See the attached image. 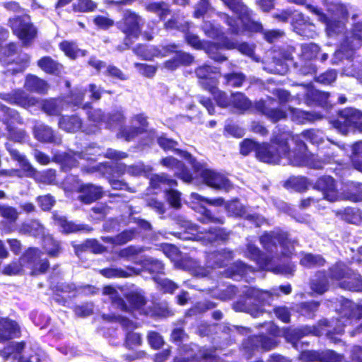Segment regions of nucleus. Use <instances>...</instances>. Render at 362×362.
Here are the masks:
<instances>
[{"label":"nucleus","mask_w":362,"mask_h":362,"mask_svg":"<svg viewBox=\"0 0 362 362\" xmlns=\"http://www.w3.org/2000/svg\"><path fill=\"white\" fill-rule=\"evenodd\" d=\"M260 243L268 254H263L259 249L251 243L246 245L245 256L257 263L262 269L271 271L276 274H291L294 266L289 264L281 267L276 263L280 255L288 257L293 253L294 241L288 238L286 233L271 232L259 238Z\"/></svg>","instance_id":"f257e3e1"},{"label":"nucleus","mask_w":362,"mask_h":362,"mask_svg":"<svg viewBox=\"0 0 362 362\" xmlns=\"http://www.w3.org/2000/svg\"><path fill=\"white\" fill-rule=\"evenodd\" d=\"M289 132L276 136L272 144H262L257 148L256 157L267 163L291 164L295 166L308 165L319 168V164L296 157V151H291L288 145Z\"/></svg>","instance_id":"f03ea898"},{"label":"nucleus","mask_w":362,"mask_h":362,"mask_svg":"<svg viewBox=\"0 0 362 362\" xmlns=\"http://www.w3.org/2000/svg\"><path fill=\"white\" fill-rule=\"evenodd\" d=\"M284 294L291 292V285L281 286L279 288H274L270 291H260L255 288H246L243 293L245 296L246 303L238 302L233 305V308L237 311H243L250 313L252 316L257 317L264 313L262 309L257 307L256 303H269L273 296H278L279 291Z\"/></svg>","instance_id":"7ed1b4c3"},{"label":"nucleus","mask_w":362,"mask_h":362,"mask_svg":"<svg viewBox=\"0 0 362 362\" xmlns=\"http://www.w3.org/2000/svg\"><path fill=\"white\" fill-rule=\"evenodd\" d=\"M230 10L235 13L238 18L233 19L224 14L229 30L233 34H240L245 31L250 33L262 32V25L251 19L252 11L243 4L241 0H221Z\"/></svg>","instance_id":"20e7f679"},{"label":"nucleus","mask_w":362,"mask_h":362,"mask_svg":"<svg viewBox=\"0 0 362 362\" xmlns=\"http://www.w3.org/2000/svg\"><path fill=\"white\" fill-rule=\"evenodd\" d=\"M288 139L292 141L298 148V153L296 152V157L303 160H309L310 162L319 164L321 166L319 168H314L315 169H320L322 168V162L317 160V157L307 151L306 146L303 142V139L310 141L312 144L319 145L322 144L324 138L322 133L318 130H308L302 132L300 134L291 135L289 133Z\"/></svg>","instance_id":"39448f33"},{"label":"nucleus","mask_w":362,"mask_h":362,"mask_svg":"<svg viewBox=\"0 0 362 362\" xmlns=\"http://www.w3.org/2000/svg\"><path fill=\"white\" fill-rule=\"evenodd\" d=\"M362 42V22L356 23L351 33L347 35L341 42L340 47L334 53L332 64H337L344 58L351 59L356 49L361 46Z\"/></svg>","instance_id":"423d86ee"},{"label":"nucleus","mask_w":362,"mask_h":362,"mask_svg":"<svg viewBox=\"0 0 362 362\" xmlns=\"http://www.w3.org/2000/svg\"><path fill=\"white\" fill-rule=\"evenodd\" d=\"M306 8L317 15L319 21L326 25V30L329 35L338 34L344 30V20L347 18V12L344 7L337 6V13L329 18L312 5L308 4Z\"/></svg>","instance_id":"0eeeda50"},{"label":"nucleus","mask_w":362,"mask_h":362,"mask_svg":"<svg viewBox=\"0 0 362 362\" xmlns=\"http://www.w3.org/2000/svg\"><path fill=\"white\" fill-rule=\"evenodd\" d=\"M0 120L6 126L9 139L20 142L25 139V132L15 127L16 124L23 122L22 118L16 110L5 105L1 106Z\"/></svg>","instance_id":"6e6552de"},{"label":"nucleus","mask_w":362,"mask_h":362,"mask_svg":"<svg viewBox=\"0 0 362 362\" xmlns=\"http://www.w3.org/2000/svg\"><path fill=\"white\" fill-rule=\"evenodd\" d=\"M333 126L342 134H346L349 129L362 132V112L353 108H346L339 113L338 119L333 122Z\"/></svg>","instance_id":"1a4fd4ad"},{"label":"nucleus","mask_w":362,"mask_h":362,"mask_svg":"<svg viewBox=\"0 0 362 362\" xmlns=\"http://www.w3.org/2000/svg\"><path fill=\"white\" fill-rule=\"evenodd\" d=\"M214 98L220 107L232 108L240 113L248 110L252 106L251 101L240 92L228 95L219 90L215 92Z\"/></svg>","instance_id":"9d476101"},{"label":"nucleus","mask_w":362,"mask_h":362,"mask_svg":"<svg viewBox=\"0 0 362 362\" xmlns=\"http://www.w3.org/2000/svg\"><path fill=\"white\" fill-rule=\"evenodd\" d=\"M21 231L35 237L42 238L44 248L49 256L54 257L59 253V243L52 236L45 235L44 227L37 221H32L29 223L23 224Z\"/></svg>","instance_id":"9b49d317"},{"label":"nucleus","mask_w":362,"mask_h":362,"mask_svg":"<svg viewBox=\"0 0 362 362\" xmlns=\"http://www.w3.org/2000/svg\"><path fill=\"white\" fill-rule=\"evenodd\" d=\"M9 23L13 33L24 45H28L36 37V28L32 24L29 16H23L11 18Z\"/></svg>","instance_id":"f8f14e48"},{"label":"nucleus","mask_w":362,"mask_h":362,"mask_svg":"<svg viewBox=\"0 0 362 362\" xmlns=\"http://www.w3.org/2000/svg\"><path fill=\"white\" fill-rule=\"evenodd\" d=\"M190 199L192 204H197V206H193L192 208H194L195 210H198L199 212L202 214V217L199 218L201 222L204 223H223L221 218H216L212 216L211 211L203 206L204 203H207L213 206H221L224 203V200L222 198L209 199L198 194L197 193L192 192L190 194Z\"/></svg>","instance_id":"ddd939ff"},{"label":"nucleus","mask_w":362,"mask_h":362,"mask_svg":"<svg viewBox=\"0 0 362 362\" xmlns=\"http://www.w3.org/2000/svg\"><path fill=\"white\" fill-rule=\"evenodd\" d=\"M195 73L200 80L199 83L201 86L214 96L215 92L219 90L217 88L218 76L219 75L218 69L216 67L203 65L198 67Z\"/></svg>","instance_id":"4468645a"},{"label":"nucleus","mask_w":362,"mask_h":362,"mask_svg":"<svg viewBox=\"0 0 362 362\" xmlns=\"http://www.w3.org/2000/svg\"><path fill=\"white\" fill-rule=\"evenodd\" d=\"M0 99L25 109L39 103L38 98L28 95L22 89H15L8 93H0Z\"/></svg>","instance_id":"2eb2a0df"},{"label":"nucleus","mask_w":362,"mask_h":362,"mask_svg":"<svg viewBox=\"0 0 362 362\" xmlns=\"http://www.w3.org/2000/svg\"><path fill=\"white\" fill-rule=\"evenodd\" d=\"M279 341L274 337L259 335L247 339L244 343V349L247 352V358H250L255 351H269L277 346Z\"/></svg>","instance_id":"dca6fc26"},{"label":"nucleus","mask_w":362,"mask_h":362,"mask_svg":"<svg viewBox=\"0 0 362 362\" xmlns=\"http://www.w3.org/2000/svg\"><path fill=\"white\" fill-rule=\"evenodd\" d=\"M130 123L131 126L129 127L120 129L117 134L119 138H123L129 141L137 135L143 133L146 130L148 124L146 117L142 114L134 115L131 119Z\"/></svg>","instance_id":"f3484780"},{"label":"nucleus","mask_w":362,"mask_h":362,"mask_svg":"<svg viewBox=\"0 0 362 362\" xmlns=\"http://www.w3.org/2000/svg\"><path fill=\"white\" fill-rule=\"evenodd\" d=\"M82 170L87 173H99L108 180V182L113 189L121 190L128 189L127 184L125 182L115 179L113 175L108 173L109 170H112V169L107 163H101L90 167L83 166Z\"/></svg>","instance_id":"a211bd4d"},{"label":"nucleus","mask_w":362,"mask_h":362,"mask_svg":"<svg viewBox=\"0 0 362 362\" xmlns=\"http://www.w3.org/2000/svg\"><path fill=\"white\" fill-rule=\"evenodd\" d=\"M141 23L142 20L138 15L127 11L124 13L123 21L119 23V28L128 37L136 38L141 33Z\"/></svg>","instance_id":"6ab92c4d"},{"label":"nucleus","mask_w":362,"mask_h":362,"mask_svg":"<svg viewBox=\"0 0 362 362\" xmlns=\"http://www.w3.org/2000/svg\"><path fill=\"white\" fill-rule=\"evenodd\" d=\"M41 252L37 248H30L22 257L23 261H27L28 267L32 269V274L44 273L49 267L47 259H41Z\"/></svg>","instance_id":"aec40b11"},{"label":"nucleus","mask_w":362,"mask_h":362,"mask_svg":"<svg viewBox=\"0 0 362 362\" xmlns=\"http://www.w3.org/2000/svg\"><path fill=\"white\" fill-rule=\"evenodd\" d=\"M175 49V45L162 46L160 47L139 45L134 48V51L136 55L143 59L151 61L155 57L159 58L168 56L169 52H173Z\"/></svg>","instance_id":"412c9836"},{"label":"nucleus","mask_w":362,"mask_h":362,"mask_svg":"<svg viewBox=\"0 0 362 362\" xmlns=\"http://www.w3.org/2000/svg\"><path fill=\"white\" fill-rule=\"evenodd\" d=\"M315 188L320 191L323 194V199L335 202L339 199L336 182L331 176H322L318 178L315 184Z\"/></svg>","instance_id":"4be33fe9"},{"label":"nucleus","mask_w":362,"mask_h":362,"mask_svg":"<svg viewBox=\"0 0 362 362\" xmlns=\"http://www.w3.org/2000/svg\"><path fill=\"white\" fill-rule=\"evenodd\" d=\"M201 176L204 182L212 188L229 191L232 187L226 177L216 171L206 169L202 170Z\"/></svg>","instance_id":"5701e85b"},{"label":"nucleus","mask_w":362,"mask_h":362,"mask_svg":"<svg viewBox=\"0 0 362 362\" xmlns=\"http://www.w3.org/2000/svg\"><path fill=\"white\" fill-rule=\"evenodd\" d=\"M293 52V49L292 47H288L287 49L281 51L279 54L281 55L280 58L276 59V55L274 57V65L264 67V69L272 74H277L281 75L285 74L288 71V62H292Z\"/></svg>","instance_id":"b1692460"},{"label":"nucleus","mask_w":362,"mask_h":362,"mask_svg":"<svg viewBox=\"0 0 362 362\" xmlns=\"http://www.w3.org/2000/svg\"><path fill=\"white\" fill-rule=\"evenodd\" d=\"M160 163L168 168L174 170L175 175L182 179L185 182H189L192 180V175L183 165V164L173 157H166L163 158Z\"/></svg>","instance_id":"393cba45"},{"label":"nucleus","mask_w":362,"mask_h":362,"mask_svg":"<svg viewBox=\"0 0 362 362\" xmlns=\"http://www.w3.org/2000/svg\"><path fill=\"white\" fill-rule=\"evenodd\" d=\"M35 137L40 141L45 143L60 144L61 138L53 130L42 123H37L33 128Z\"/></svg>","instance_id":"a878e982"},{"label":"nucleus","mask_w":362,"mask_h":362,"mask_svg":"<svg viewBox=\"0 0 362 362\" xmlns=\"http://www.w3.org/2000/svg\"><path fill=\"white\" fill-rule=\"evenodd\" d=\"M228 212L235 216H244L247 220L254 222L257 226L263 222V218L255 214H249L243 205L238 201H233L226 206Z\"/></svg>","instance_id":"bb28decb"},{"label":"nucleus","mask_w":362,"mask_h":362,"mask_svg":"<svg viewBox=\"0 0 362 362\" xmlns=\"http://www.w3.org/2000/svg\"><path fill=\"white\" fill-rule=\"evenodd\" d=\"M81 195L78 197L79 200L85 204H90L93 202L100 199L103 190L101 187L93 184H86L80 187Z\"/></svg>","instance_id":"cd10ccee"},{"label":"nucleus","mask_w":362,"mask_h":362,"mask_svg":"<svg viewBox=\"0 0 362 362\" xmlns=\"http://www.w3.org/2000/svg\"><path fill=\"white\" fill-rule=\"evenodd\" d=\"M309 334L318 335L319 332L316 328L310 327H304L298 329H288L285 332V338L288 342L292 344L294 348L298 349L300 339Z\"/></svg>","instance_id":"c85d7f7f"},{"label":"nucleus","mask_w":362,"mask_h":362,"mask_svg":"<svg viewBox=\"0 0 362 362\" xmlns=\"http://www.w3.org/2000/svg\"><path fill=\"white\" fill-rule=\"evenodd\" d=\"M177 266L179 268L189 271L192 274L196 276L203 277L210 273V271L207 268L199 266L196 260L187 257L182 258L180 261L177 263Z\"/></svg>","instance_id":"c756f323"},{"label":"nucleus","mask_w":362,"mask_h":362,"mask_svg":"<svg viewBox=\"0 0 362 362\" xmlns=\"http://www.w3.org/2000/svg\"><path fill=\"white\" fill-rule=\"evenodd\" d=\"M19 332L20 328L16 322L8 319L0 320V341L18 337Z\"/></svg>","instance_id":"7c9ffc66"},{"label":"nucleus","mask_w":362,"mask_h":362,"mask_svg":"<svg viewBox=\"0 0 362 362\" xmlns=\"http://www.w3.org/2000/svg\"><path fill=\"white\" fill-rule=\"evenodd\" d=\"M24 88L30 92L44 94L48 90L49 86L45 80L35 75L29 74L25 78Z\"/></svg>","instance_id":"2f4dec72"},{"label":"nucleus","mask_w":362,"mask_h":362,"mask_svg":"<svg viewBox=\"0 0 362 362\" xmlns=\"http://www.w3.org/2000/svg\"><path fill=\"white\" fill-rule=\"evenodd\" d=\"M255 108L257 111L267 116L273 122H278L280 119H284L286 114L284 111L280 109H274L269 107L267 102L264 100H259L255 103Z\"/></svg>","instance_id":"473e14b6"},{"label":"nucleus","mask_w":362,"mask_h":362,"mask_svg":"<svg viewBox=\"0 0 362 362\" xmlns=\"http://www.w3.org/2000/svg\"><path fill=\"white\" fill-rule=\"evenodd\" d=\"M54 158L57 162L62 165V167L64 170L77 166L79 163L78 158L83 160L82 154L81 153H74L72 151L55 154Z\"/></svg>","instance_id":"72a5a7b5"},{"label":"nucleus","mask_w":362,"mask_h":362,"mask_svg":"<svg viewBox=\"0 0 362 362\" xmlns=\"http://www.w3.org/2000/svg\"><path fill=\"white\" fill-rule=\"evenodd\" d=\"M294 17L296 21L293 23L295 31L303 36L313 37L315 32L313 30L314 25L308 23L302 13H296Z\"/></svg>","instance_id":"f704fd0d"},{"label":"nucleus","mask_w":362,"mask_h":362,"mask_svg":"<svg viewBox=\"0 0 362 362\" xmlns=\"http://www.w3.org/2000/svg\"><path fill=\"white\" fill-rule=\"evenodd\" d=\"M88 121L93 122L91 127H84L83 131L87 134L95 133L98 126L102 124L107 126V115H105L100 109H94L88 112Z\"/></svg>","instance_id":"c9c22d12"},{"label":"nucleus","mask_w":362,"mask_h":362,"mask_svg":"<svg viewBox=\"0 0 362 362\" xmlns=\"http://www.w3.org/2000/svg\"><path fill=\"white\" fill-rule=\"evenodd\" d=\"M228 233L223 228H213L206 232L200 233L194 238L202 241L204 243H214L218 240H226L228 238Z\"/></svg>","instance_id":"e433bc0d"},{"label":"nucleus","mask_w":362,"mask_h":362,"mask_svg":"<svg viewBox=\"0 0 362 362\" xmlns=\"http://www.w3.org/2000/svg\"><path fill=\"white\" fill-rule=\"evenodd\" d=\"M60 129L67 132H75L85 127H83L81 119L76 115L62 117L59 120Z\"/></svg>","instance_id":"4c0bfd02"},{"label":"nucleus","mask_w":362,"mask_h":362,"mask_svg":"<svg viewBox=\"0 0 362 362\" xmlns=\"http://www.w3.org/2000/svg\"><path fill=\"white\" fill-rule=\"evenodd\" d=\"M136 235V231L134 229H130L124 230L115 237H102V240L112 245H121L131 241Z\"/></svg>","instance_id":"58836bf2"},{"label":"nucleus","mask_w":362,"mask_h":362,"mask_svg":"<svg viewBox=\"0 0 362 362\" xmlns=\"http://www.w3.org/2000/svg\"><path fill=\"white\" fill-rule=\"evenodd\" d=\"M54 218L56 223L62 228L63 232L66 233L79 230H92V229L88 226L76 225L74 223L68 222L66 218L62 216L54 214Z\"/></svg>","instance_id":"ea45409f"},{"label":"nucleus","mask_w":362,"mask_h":362,"mask_svg":"<svg viewBox=\"0 0 362 362\" xmlns=\"http://www.w3.org/2000/svg\"><path fill=\"white\" fill-rule=\"evenodd\" d=\"M65 103L61 99H49L42 101V110L48 115H58L64 110Z\"/></svg>","instance_id":"a19ab883"},{"label":"nucleus","mask_w":362,"mask_h":362,"mask_svg":"<svg viewBox=\"0 0 362 362\" xmlns=\"http://www.w3.org/2000/svg\"><path fill=\"white\" fill-rule=\"evenodd\" d=\"M100 273L107 278L128 277L138 274V272L133 267H127L126 270L121 268H109L100 271Z\"/></svg>","instance_id":"79ce46f5"},{"label":"nucleus","mask_w":362,"mask_h":362,"mask_svg":"<svg viewBox=\"0 0 362 362\" xmlns=\"http://www.w3.org/2000/svg\"><path fill=\"white\" fill-rule=\"evenodd\" d=\"M103 294L110 297L113 306L122 311L128 310L127 305L124 303V300L119 296L117 290L112 286H105L103 288Z\"/></svg>","instance_id":"37998d69"},{"label":"nucleus","mask_w":362,"mask_h":362,"mask_svg":"<svg viewBox=\"0 0 362 362\" xmlns=\"http://www.w3.org/2000/svg\"><path fill=\"white\" fill-rule=\"evenodd\" d=\"M233 257V252L229 250L212 253L207 257L208 267H213L214 265L221 267L224 264V259H230Z\"/></svg>","instance_id":"c03bdc74"},{"label":"nucleus","mask_w":362,"mask_h":362,"mask_svg":"<svg viewBox=\"0 0 362 362\" xmlns=\"http://www.w3.org/2000/svg\"><path fill=\"white\" fill-rule=\"evenodd\" d=\"M6 147L12 158L19 162L21 167L24 171L28 173L30 175H33L35 173L36 170L23 155H21L18 150L11 148L8 144H6Z\"/></svg>","instance_id":"a18cd8bd"},{"label":"nucleus","mask_w":362,"mask_h":362,"mask_svg":"<svg viewBox=\"0 0 362 362\" xmlns=\"http://www.w3.org/2000/svg\"><path fill=\"white\" fill-rule=\"evenodd\" d=\"M311 289L319 294L325 293L328 289V279L325 273H318L310 283Z\"/></svg>","instance_id":"49530a36"},{"label":"nucleus","mask_w":362,"mask_h":362,"mask_svg":"<svg viewBox=\"0 0 362 362\" xmlns=\"http://www.w3.org/2000/svg\"><path fill=\"white\" fill-rule=\"evenodd\" d=\"M37 65L42 70L48 74H57L62 69V65L49 57L41 58L37 62Z\"/></svg>","instance_id":"de8ad7c7"},{"label":"nucleus","mask_w":362,"mask_h":362,"mask_svg":"<svg viewBox=\"0 0 362 362\" xmlns=\"http://www.w3.org/2000/svg\"><path fill=\"white\" fill-rule=\"evenodd\" d=\"M222 46L228 49H237L243 54L252 57L253 54V47L247 43L238 44L226 37L222 42Z\"/></svg>","instance_id":"09e8293b"},{"label":"nucleus","mask_w":362,"mask_h":362,"mask_svg":"<svg viewBox=\"0 0 362 362\" xmlns=\"http://www.w3.org/2000/svg\"><path fill=\"white\" fill-rule=\"evenodd\" d=\"M126 298L134 309H141L146 303L142 291L138 289L130 291L126 294Z\"/></svg>","instance_id":"8fccbe9b"},{"label":"nucleus","mask_w":362,"mask_h":362,"mask_svg":"<svg viewBox=\"0 0 362 362\" xmlns=\"http://www.w3.org/2000/svg\"><path fill=\"white\" fill-rule=\"evenodd\" d=\"M253 272L251 267L245 264L243 262H235L231 268L226 272V275L228 277L236 279L247 274V272Z\"/></svg>","instance_id":"3c124183"},{"label":"nucleus","mask_w":362,"mask_h":362,"mask_svg":"<svg viewBox=\"0 0 362 362\" xmlns=\"http://www.w3.org/2000/svg\"><path fill=\"white\" fill-rule=\"evenodd\" d=\"M225 38L226 37H223L221 40V45H218L216 43H204L203 49L206 51L209 57L216 62H223L227 59L218 52L221 46L223 47L222 46V42Z\"/></svg>","instance_id":"603ef678"},{"label":"nucleus","mask_w":362,"mask_h":362,"mask_svg":"<svg viewBox=\"0 0 362 362\" xmlns=\"http://www.w3.org/2000/svg\"><path fill=\"white\" fill-rule=\"evenodd\" d=\"M146 9L158 14L161 18L170 13L169 5L164 1L149 3L146 4Z\"/></svg>","instance_id":"864d4df0"},{"label":"nucleus","mask_w":362,"mask_h":362,"mask_svg":"<svg viewBox=\"0 0 362 362\" xmlns=\"http://www.w3.org/2000/svg\"><path fill=\"white\" fill-rule=\"evenodd\" d=\"M61 49L71 59H75L79 55L84 56L85 52L79 49L73 42L64 41L60 44Z\"/></svg>","instance_id":"5fc2aeb1"},{"label":"nucleus","mask_w":362,"mask_h":362,"mask_svg":"<svg viewBox=\"0 0 362 362\" xmlns=\"http://www.w3.org/2000/svg\"><path fill=\"white\" fill-rule=\"evenodd\" d=\"M320 47L316 44H304L301 45L300 58L302 60L310 62L317 57Z\"/></svg>","instance_id":"6e6d98bb"},{"label":"nucleus","mask_w":362,"mask_h":362,"mask_svg":"<svg viewBox=\"0 0 362 362\" xmlns=\"http://www.w3.org/2000/svg\"><path fill=\"white\" fill-rule=\"evenodd\" d=\"M125 120L124 111L122 108H117L112 111L110 115H107L106 127L112 128L121 125Z\"/></svg>","instance_id":"4d7b16f0"},{"label":"nucleus","mask_w":362,"mask_h":362,"mask_svg":"<svg viewBox=\"0 0 362 362\" xmlns=\"http://www.w3.org/2000/svg\"><path fill=\"white\" fill-rule=\"evenodd\" d=\"M342 218L350 223L358 225L362 223V211L358 209H346Z\"/></svg>","instance_id":"13d9d810"},{"label":"nucleus","mask_w":362,"mask_h":362,"mask_svg":"<svg viewBox=\"0 0 362 362\" xmlns=\"http://www.w3.org/2000/svg\"><path fill=\"white\" fill-rule=\"evenodd\" d=\"M341 286L354 291H362V277L360 274H354L353 277H347L341 283Z\"/></svg>","instance_id":"bf43d9fd"},{"label":"nucleus","mask_w":362,"mask_h":362,"mask_svg":"<svg viewBox=\"0 0 362 362\" xmlns=\"http://www.w3.org/2000/svg\"><path fill=\"white\" fill-rule=\"evenodd\" d=\"M325 260L320 255H313L310 253L304 254L300 259V264L307 267L324 265Z\"/></svg>","instance_id":"052dcab7"},{"label":"nucleus","mask_w":362,"mask_h":362,"mask_svg":"<svg viewBox=\"0 0 362 362\" xmlns=\"http://www.w3.org/2000/svg\"><path fill=\"white\" fill-rule=\"evenodd\" d=\"M150 183L151 187L153 188H159L161 187L163 185L173 187L177 184L175 180L169 178L165 174L153 175L151 178Z\"/></svg>","instance_id":"680f3d73"},{"label":"nucleus","mask_w":362,"mask_h":362,"mask_svg":"<svg viewBox=\"0 0 362 362\" xmlns=\"http://www.w3.org/2000/svg\"><path fill=\"white\" fill-rule=\"evenodd\" d=\"M0 216L9 223H14L18 218L19 213L14 207L0 204Z\"/></svg>","instance_id":"e2e57ef3"},{"label":"nucleus","mask_w":362,"mask_h":362,"mask_svg":"<svg viewBox=\"0 0 362 362\" xmlns=\"http://www.w3.org/2000/svg\"><path fill=\"white\" fill-rule=\"evenodd\" d=\"M191 351L194 352V354L190 356H187V361H199L203 358H207L212 357L213 351L208 349H199L197 345L194 344L191 348Z\"/></svg>","instance_id":"0e129e2a"},{"label":"nucleus","mask_w":362,"mask_h":362,"mask_svg":"<svg viewBox=\"0 0 362 362\" xmlns=\"http://www.w3.org/2000/svg\"><path fill=\"white\" fill-rule=\"evenodd\" d=\"M97 7V4L92 0H77L73 4V9L76 12H91Z\"/></svg>","instance_id":"69168bd1"},{"label":"nucleus","mask_w":362,"mask_h":362,"mask_svg":"<svg viewBox=\"0 0 362 362\" xmlns=\"http://www.w3.org/2000/svg\"><path fill=\"white\" fill-rule=\"evenodd\" d=\"M152 170V168L149 165H145L144 163H139L135 165H129L127 173L132 176L146 175Z\"/></svg>","instance_id":"338daca9"},{"label":"nucleus","mask_w":362,"mask_h":362,"mask_svg":"<svg viewBox=\"0 0 362 362\" xmlns=\"http://www.w3.org/2000/svg\"><path fill=\"white\" fill-rule=\"evenodd\" d=\"M289 114L291 120L297 123H304L312 119V115L309 112L298 109L290 107Z\"/></svg>","instance_id":"774afa93"}]
</instances>
